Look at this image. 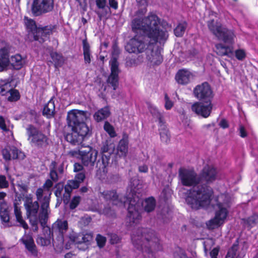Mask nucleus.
I'll list each match as a JSON object with an SVG mask.
<instances>
[{"mask_svg":"<svg viewBox=\"0 0 258 258\" xmlns=\"http://www.w3.org/2000/svg\"><path fill=\"white\" fill-rule=\"evenodd\" d=\"M179 180L184 186L194 187L189 190L185 199L186 203L192 209L206 208L211 205L216 210L215 217L209 221L210 227L214 229L222 224L228 215L231 197L228 194H221L211 199L214 192L212 188L206 184L199 185L200 177L191 169L180 168L178 171Z\"/></svg>","mask_w":258,"mask_h":258,"instance_id":"obj_1","label":"nucleus"},{"mask_svg":"<svg viewBox=\"0 0 258 258\" xmlns=\"http://www.w3.org/2000/svg\"><path fill=\"white\" fill-rule=\"evenodd\" d=\"M159 18L152 13L142 19H134L131 24L132 30L140 34L129 40L125 47V50L129 53L138 54L152 47V44L165 42L168 37V32L161 28Z\"/></svg>","mask_w":258,"mask_h":258,"instance_id":"obj_2","label":"nucleus"},{"mask_svg":"<svg viewBox=\"0 0 258 258\" xmlns=\"http://www.w3.org/2000/svg\"><path fill=\"white\" fill-rule=\"evenodd\" d=\"M51 194L45 193L42 188H39L36 191L37 201L41 203L40 210L39 213V223L43 228V232L45 237L52 240L53 245L56 246L55 233L52 232V227L50 228L46 225L48 219V215L50 212L49 209L50 196Z\"/></svg>","mask_w":258,"mask_h":258,"instance_id":"obj_3","label":"nucleus"},{"mask_svg":"<svg viewBox=\"0 0 258 258\" xmlns=\"http://www.w3.org/2000/svg\"><path fill=\"white\" fill-rule=\"evenodd\" d=\"M128 202L127 219L131 224H137L141 220L140 210L141 205L145 212L150 213L154 210L156 205V200L153 197L147 198L142 202L136 194H132V197H129Z\"/></svg>","mask_w":258,"mask_h":258,"instance_id":"obj_4","label":"nucleus"},{"mask_svg":"<svg viewBox=\"0 0 258 258\" xmlns=\"http://www.w3.org/2000/svg\"><path fill=\"white\" fill-rule=\"evenodd\" d=\"M134 246L139 250L144 248H159V239L154 231L148 228H139L132 236Z\"/></svg>","mask_w":258,"mask_h":258,"instance_id":"obj_5","label":"nucleus"},{"mask_svg":"<svg viewBox=\"0 0 258 258\" xmlns=\"http://www.w3.org/2000/svg\"><path fill=\"white\" fill-rule=\"evenodd\" d=\"M207 26L210 31L219 40L223 41L229 45H232L234 43L235 35L233 31L222 26L214 20L208 21Z\"/></svg>","mask_w":258,"mask_h":258,"instance_id":"obj_6","label":"nucleus"},{"mask_svg":"<svg viewBox=\"0 0 258 258\" xmlns=\"http://www.w3.org/2000/svg\"><path fill=\"white\" fill-rule=\"evenodd\" d=\"M26 133L30 145L37 148H43L48 144L47 137L33 125L27 126Z\"/></svg>","mask_w":258,"mask_h":258,"instance_id":"obj_7","label":"nucleus"},{"mask_svg":"<svg viewBox=\"0 0 258 258\" xmlns=\"http://www.w3.org/2000/svg\"><path fill=\"white\" fill-rule=\"evenodd\" d=\"M80 129H68L65 127L64 137L65 140L73 145H79L82 143L85 137L88 135L90 130L86 124H81Z\"/></svg>","mask_w":258,"mask_h":258,"instance_id":"obj_8","label":"nucleus"},{"mask_svg":"<svg viewBox=\"0 0 258 258\" xmlns=\"http://www.w3.org/2000/svg\"><path fill=\"white\" fill-rule=\"evenodd\" d=\"M87 111L77 109L72 110L68 112L67 121L68 129H80L81 124H86L87 118Z\"/></svg>","mask_w":258,"mask_h":258,"instance_id":"obj_9","label":"nucleus"},{"mask_svg":"<svg viewBox=\"0 0 258 258\" xmlns=\"http://www.w3.org/2000/svg\"><path fill=\"white\" fill-rule=\"evenodd\" d=\"M24 206L27 211V217L33 227V230L37 231L38 229V224L39 221V214H38L39 205L38 201L33 202L31 199H28Z\"/></svg>","mask_w":258,"mask_h":258,"instance_id":"obj_10","label":"nucleus"},{"mask_svg":"<svg viewBox=\"0 0 258 258\" xmlns=\"http://www.w3.org/2000/svg\"><path fill=\"white\" fill-rule=\"evenodd\" d=\"M195 97L203 102L212 101L213 92L210 85L205 82L195 87L193 90Z\"/></svg>","mask_w":258,"mask_h":258,"instance_id":"obj_11","label":"nucleus"},{"mask_svg":"<svg viewBox=\"0 0 258 258\" xmlns=\"http://www.w3.org/2000/svg\"><path fill=\"white\" fill-rule=\"evenodd\" d=\"M54 0H33L31 7L32 14L38 16L52 11Z\"/></svg>","mask_w":258,"mask_h":258,"instance_id":"obj_12","label":"nucleus"},{"mask_svg":"<svg viewBox=\"0 0 258 258\" xmlns=\"http://www.w3.org/2000/svg\"><path fill=\"white\" fill-rule=\"evenodd\" d=\"M79 155L81 158L83 165L91 169L96 161L98 152L90 146L86 147L85 150H79Z\"/></svg>","mask_w":258,"mask_h":258,"instance_id":"obj_13","label":"nucleus"},{"mask_svg":"<svg viewBox=\"0 0 258 258\" xmlns=\"http://www.w3.org/2000/svg\"><path fill=\"white\" fill-rule=\"evenodd\" d=\"M68 229L66 220H57L52 224V232L56 235V246H61L64 241L63 234Z\"/></svg>","mask_w":258,"mask_h":258,"instance_id":"obj_14","label":"nucleus"},{"mask_svg":"<svg viewBox=\"0 0 258 258\" xmlns=\"http://www.w3.org/2000/svg\"><path fill=\"white\" fill-rule=\"evenodd\" d=\"M111 73L107 80V83L113 87V90H116L118 86V74L120 72L119 69V63L116 58H113L109 61Z\"/></svg>","mask_w":258,"mask_h":258,"instance_id":"obj_15","label":"nucleus"},{"mask_svg":"<svg viewBox=\"0 0 258 258\" xmlns=\"http://www.w3.org/2000/svg\"><path fill=\"white\" fill-rule=\"evenodd\" d=\"M70 239L76 244H84L82 247H78L79 249L84 250L88 248V245L90 244V242L92 240L93 234L92 233H73L70 235Z\"/></svg>","mask_w":258,"mask_h":258,"instance_id":"obj_16","label":"nucleus"},{"mask_svg":"<svg viewBox=\"0 0 258 258\" xmlns=\"http://www.w3.org/2000/svg\"><path fill=\"white\" fill-rule=\"evenodd\" d=\"M204 102L206 104L202 102H196L192 105L191 109L197 115L207 118L211 113L213 105L212 101Z\"/></svg>","mask_w":258,"mask_h":258,"instance_id":"obj_17","label":"nucleus"},{"mask_svg":"<svg viewBox=\"0 0 258 258\" xmlns=\"http://www.w3.org/2000/svg\"><path fill=\"white\" fill-rule=\"evenodd\" d=\"M217 176V171L214 167L210 165L205 166L201 174L200 180L203 179L207 183H211L216 180Z\"/></svg>","mask_w":258,"mask_h":258,"instance_id":"obj_18","label":"nucleus"},{"mask_svg":"<svg viewBox=\"0 0 258 258\" xmlns=\"http://www.w3.org/2000/svg\"><path fill=\"white\" fill-rule=\"evenodd\" d=\"M49 177L54 182H57L62 177L64 172V164H58L55 161H52L49 165Z\"/></svg>","mask_w":258,"mask_h":258,"instance_id":"obj_19","label":"nucleus"},{"mask_svg":"<svg viewBox=\"0 0 258 258\" xmlns=\"http://www.w3.org/2000/svg\"><path fill=\"white\" fill-rule=\"evenodd\" d=\"M147 57L154 65H159L163 61V57L161 54V50L156 47L152 45L147 51Z\"/></svg>","mask_w":258,"mask_h":258,"instance_id":"obj_20","label":"nucleus"},{"mask_svg":"<svg viewBox=\"0 0 258 258\" xmlns=\"http://www.w3.org/2000/svg\"><path fill=\"white\" fill-rule=\"evenodd\" d=\"M54 27L52 25L38 28L36 34L34 35V40L39 41L40 43L44 42L48 37L52 34Z\"/></svg>","mask_w":258,"mask_h":258,"instance_id":"obj_21","label":"nucleus"},{"mask_svg":"<svg viewBox=\"0 0 258 258\" xmlns=\"http://www.w3.org/2000/svg\"><path fill=\"white\" fill-rule=\"evenodd\" d=\"M101 196L106 201H112V204L114 205L119 206L127 203L128 204V198L126 201H122L121 198L119 197L118 195L114 190H106L101 193Z\"/></svg>","mask_w":258,"mask_h":258,"instance_id":"obj_22","label":"nucleus"},{"mask_svg":"<svg viewBox=\"0 0 258 258\" xmlns=\"http://www.w3.org/2000/svg\"><path fill=\"white\" fill-rule=\"evenodd\" d=\"M192 78V73L186 69L179 70L175 75L176 82L180 85H186L189 83Z\"/></svg>","mask_w":258,"mask_h":258,"instance_id":"obj_23","label":"nucleus"},{"mask_svg":"<svg viewBox=\"0 0 258 258\" xmlns=\"http://www.w3.org/2000/svg\"><path fill=\"white\" fill-rule=\"evenodd\" d=\"M21 241L25 245L27 249L35 256H37V250L34 241L31 235L25 234L21 239Z\"/></svg>","mask_w":258,"mask_h":258,"instance_id":"obj_24","label":"nucleus"},{"mask_svg":"<svg viewBox=\"0 0 258 258\" xmlns=\"http://www.w3.org/2000/svg\"><path fill=\"white\" fill-rule=\"evenodd\" d=\"M95 3L97 7L99 9L103 10L102 13L96 12V14L100 20L102 17L111 14V11L110 8L107 5L106 0H96Z\"/></svg>","mask_w":258,"mask_h":258,"instance_id":"obj_25","label":"nucleus"},{"mask_svg":"<svg viewBox=\"0 0 258 258\" xmlns=\"http://www.w3.org/2000/svg\"><path fill=\"white\" fill-rule=\"evenodd\" d=\"M10 211V207L6 202L0 203V218L3 222H9Z\"/></svg>","mask_w":258,"mask_h":258,"instance_id":"obj_26","label":"nucleus"},{"mask_svg":"<svg viewBox=\"0 0 258 258\" xmlns=\"http://www.w3.org/2000/svg\"><path fill=\"white\" fill-rule=\"evenodd\" d=\"M110 111L108 106H105L96 112L94 115V119L97 122L101 121L106 119L110 115Z\"/></svg>","mask_w":258,"mask_h":258,"instance_id":"obj_27","label":"nucleus"},{"mask_svg":"<svg viewBox=\"0 0 258 258\" xmlns=\"http://www.w3.org/2000/svg\"><path fill=\"white\" fill-rule=\"evenodd\" d=\"M128 151V140L127 137H123L119 141L117 148V154L119 157H124Z\"/></svg>","mask_w":258,"mask_h":258,"instance_id":"obj_28","label":"nucleus"},{"mask_svg":"<svg viewBox=\"0 0 258 258\" xmlns=\"http://www.w3.org/2000/svg\"><path fill=\"white\" fill-rule=\"evenodd\" d=\"M215 52L220 56L229 55L232 53L233 47L230 46H225L222 43H218L215 45Z\"/></svg>","mask_w":258,"mask_h":258,"instance_id":"obj_29","label":"nucleus"},{"mask_svg":"<svg viewBox=\"0 0 258 258\" xmlns=\"http://www.w3.org/2000/svg\"><path fill=\"white\" fill-rule=\"evenodd\" d=\"M115 145L112 140H106L103 143L101 148V152L102 154L110 155L115 151Z\"/></svg>","mask_w":258,"mask_h":258,"instance_id":"obj_30","label":"nucleus"},{"mask_svg":"<svg viewBox=\"0 0 258 258\" xmlns=\"http://www.w3.org/2000/svg\"><path fill=\"white\" fill-rule=\"evenodd\" d=\"M83 50L84 62L86 64H89L92 57L91 53L90 46L87 39L83 40Z\"/></svg>","mask_w":258,"mask_h":258,"instance_id":"obj_31","label":"nucleus"},{"mask_svg":"<svg viewBox=\"0 0 258 258\" xmlns=\"http://www.w3.org/2000/svg\"><path fill=\"white\" fill-rule=\"evenodd\" d=\"M55 105L54 101L50 100L44 107L42 114L47 118H50L54 116Z\"/></svg>","mask_w":258,"mask_h":258,"instance_id":"obj_32","label":"nucleus"},{"mask_svg":"<svg viewBox=\"0 0 258 258\" xmlns=\"http://www.w3.org/2000/svg\"><path fill=\"white\" fill-rule=\"evenodd\" d=\"M14 214L16 217V221L19 223L20 226L22 227L25 229H28V226L23 219L20 208L17 206V204L16 203H14Z\"/></svg>","mask_w":258,"mask_h":258,"instance_id":"obj_33","label":"nucleus"},{"mask_svg":"<svg viewBox=\"0 0 258 258\" xmlns=\"http://www.w3.org/2000/svg\"><path fill=\"white\" fill-rule=\"evenodd\" d=\"M243 226L250 229L256 226L258 224V215H253L246 219H242Z\"/></svg>","mask_w":258,"mask_h":258,"instance_id":"obj_34","label":"nucleus"},{"mask_svg":"<svg viewBox=\"0 0 258 258\" xmlns=\"http://www.w3.org/2000/svg\"><path fill=\"white\" fill-rule=\"evenodd\" d=\"M10 63L15 69L19 70L23 66V60L20 54H16L11 56L10 59Z\"/></svg>","mask_w":258,"mask_h":258,"instance_id":"obj_35","label":"nucleus"},{"mask_svg":"<svg viewBox=\"0 0 258 258\" xmlns=\"http://www.w3.org/2000/svg\"><path fill=\"white\" fill-rule=\"evenodd\" d=\"M187 26V23L185 21L181 22L177 25L174 29V33L176 37H182L185 33Z\"/></svg>","mask_w":258,"mask_h":258,"instance_id":"obj_36","label":"nucleus"},{"mask_svg":"<svg viewBox=\"0 0 258 258\" xmlns=\"http://www.w3.org/2000/svg\"><path fill=\"white\" fill-rule=\"evenodd\" d=\"M50 55L55 67H61L63 64L64 58L61 54L55 52H52Z\"/></svg>","mask_w":258,"mask_h":258,"instance_id":"obj_37","label":"nucleus"},{"mask_svg":"<svg viewBox=\"0 0 258 258\" xmlns=\"http://www.w3.org/2000/svg\"><path fill=\"white\" fill-rule=\"evenodd\" d=\"M26 26L29 34L30 35L32 34L34 39V35L36 34V30L38 29V28L36 27L35 22L31 20H27L26 22Z\"/></svg>","mask_w":258,"mask_h":258,"instance_id":"obj_38","label":"nucleus"},{"mask_svg":"<svg viewBox=\"0 0 258 258\" xmlns=\"http://www.w3.org/2000/svg\"><path fill=\"white\" fill-rule=\"evenodd\" d=\"M11 152V159H23L24 154L15 147L10 149Z\"/></svg>","mask_w":258,"mask_h":258,"instance_id":"obj_39","label":"nucleus"},{"mask_svg":"<svg viewBox=\"0 0 258 258\" xmlns=\"http://www.w3.org/2000/svg\"><path fill=\"white\" fill-rule=\"evenodd\" d=\"M64 193L63 194L62 199L63 202L67 204L70 201L71 194L73 189L67 184L64 187Z\"/></svg>","mask_w":258,"mask_h":258,"instance_id":"obj_40","label":"nucleus"},{"mask_svg":"<svg viewBox=\"0 0 258 258\" xmlns=\"http://www.w3.org/2000/svg\"><path fill=\"white\" fill-rule=\"evenodd\" d=\"M161 140L163 142L167 143L170 140V135L168 130L164 128V127L160 130Z\"/></svg>","mask_w":258,"mask_h":258,"instance_id":"obj_41","label":"nucleus"},{"mask_svg":"<svg viewBox=\"0 0 258 258\" xmlns=\"http://www.w3.org/2000/svg\"><path fill=\"white\" fill-rule=\"evenodd\" d=\"M104 129L111 138L115 137L116 136L114 127L108 121L105 122Z\"/></svg>","mask_w":258,"mask_h":258,"instance_id":"obj_42","label":"nucleus"},{"mask_svg":"<svg viewBox=\"0 0 258 258\" xmlns=\"http://www.w3.org/2000/svg\"><path fill=\"white\" fill-rule=\"evenodd\" d=\"M96 241L97 246L100 248H102L105 245L106 242V238L105 236L98 234L96 235Z\"/></svg>","mask_w":258,"mask_h":258,"instance_id":"obj_43","label":"nucleus"},{"mask_svg":"<svg viewBox=\"0 0 258 258\" xmlns=\"http://www.w3.org/2000/svg\"><path fill=\"white\" fill-rule=\"evenodd\" d=\"M9 93L10 96L8 98V100L9 101H16L20 99V94L17 90L11 89Z\"/></svg>","mask_w":258,"mask_h":258,"instance_id":"obj_44","label":"nucleus"},{"mask_svg":"<svg viewBox=\"0 0 258 258\" xmlns=\"http://www.w3.org/2000/svg\"><path fill=\"white\" fill-rule=\"evenodd\" d=\"M0 58L2 60L5 59L7 60V64L9 65L10 62L9 51L7 48L4 47L0 49Z\"/></svg>","mask_w":258,"mask_h":258,"instance_id":"obj_45","label":"nucleus"},{"mask_svg":"<svg viewBox=\"0 0 258 258\" xmlns=\"http://www.w3.org/2000/svg\"><path fill=\"white\" fill-rule=\"evenodd\" d=\"M56 189L54 192V194L55 196L58 198L62 199L63 197V195H62V192L63 189H64V187L62 184L61 183H58L55 185V186Z\"/></svg>","mask_w":258,"mask_h":258,"instance_id":"obj_46","label":"nucleus"},{"mask_svg":"<svg viewBox=\"0 0 258 258\" xmlns=\"http://www.w3.org/2000/svg\"><path fill=\"white\" fill-rule=\"evenodd\" d=\"M51 240L50 239L47 238V237H38L37 239V242L38 244H40L42 246H46L48 245L51 243Z\"/></svg>","mask_w":258,"mask_h":258,"instance_id":"obj_47","label":"nucleus"},{"mask_svg":"<svg viewBox=\"0 0 258 258\" xmlns=\"http://www.w3.org/2000/svg\"><path fill=\"white\" fill-rule=\"evenodd\" d=\"M239 248L238 240H237L232 245V247L228 250V252L235 256L237 254L238 249Z\"/></svg>","mask_w":258,"mask_h":258,"instance_id":"obj_48","label":"nucleus"},{"mask_svg":"<svg viewBox=\"0 0 258 258\" xmlns=\"http://www.w3.org/2000/svg\"><path fill=\"white\" fill-rule=\"evenodd\" d=\"M110 156L109 155L102 154L101 158L102 168L105 169L108 166L109 163ZM103 171H105V170L103 169Z\"/></svg>","mask_w":258,"mask_h":258,"instance_id":"obj_49","label":"nucleus"},{"mask_svg":"<svg viewBox=\"0 0 258 258\" xmlns=\"http://www.w3.org/2000/svg\"><path fill=\"white\" fill-rule=\"evenodd\" d=\"M112 57L111 59H112L113 58H116V61H117V56L119 55L120 53V50L117 45L116 43H114L113 44L112 47Z\"/></svg>","mask_w":258,"mask_h":258,"instance_id":"obj_50","label":"nucleus"},{"mask_svg":"<svg viewBox=\"0 0 258 258\" xmlns=\"http://www.w3.org/2000/svg\"><path fill=\"white\" fill-rule=\"evenodd\" d=\"M108 236L109 237L110 243L111 244L118 243L120 241V239L116 234L110 233L108 234Z\"/></svg>","mask_w":258,"mask_h":258,"instance_id":"obj_51","label":"nucleus"},{"mask_svg":"<svg viewBox=\"0 0 258 258\" xmlns=\"http://www.w3.org/2000/svg\"><path fill=\"white\" fill-rule=\"evenodd\" d=\"M10 87V85L9 84H5L0 86V94L2 95H5L7 93H9L12 89Z\"/></svg>","mask_w":258,"mask_h":258,"instance_id":"obj_52","label":"nucleus"},{"mask_svg":"<svg viewBox=\"0 0 258 258\" xmlns=\"http://www.w3.org/2000/svg\"><path fill=\"white\" fill-rule=\"evenodd\" d=\"M9 182L5 175H0V188H6L9 187Z\"/></svg>","mask_w":258,"mask_h":258,"instance_id":"obj_53","label":"nucleus"},{"mask_svg":"<svg viewBox=\"0 0 258 258\" xmlns=\"http://www.w3.org/2000/svg\"><path fill=\"white\" fill-rule=\"evenodd\" d=\"M80 201V198L79 197H74L71 201L70 207L71 209H75L79 205Z\"/></svg>","mask_w":258,"mask_h":258,"instance_id":"obj_54","label":"nucleus"},{"mask_svg":"<svg viewBox=\"0 0 258 258\" xmlns=\"http://www.w3.org/2000/svg\"><path fill=\"white\" fill-rule=\"evenodd\" d=\"M235 56L238 60H241L245 57V53L244 50L238 49L235 51Z\"/></svg>","mask_w":258,"mask_h":258,"instance_id":"obj_55","label":"nucleus"},{"mask_svg":"<svg viewBox=\"0 0 258 258\" xmlns=\"http://www.w3.org/2000/svg\"><path fill=\"white\" fill-rule=\"evenodd\" d=\"M67 184L74 189L78 188L80 183L76 180H70L67 182Z\"/></svg>","mask_w":258,"mask_h":258,"instance_id":"obj_56","label":"nucleus"},{"mask_svg":"<svg viewBox=\"0 0 258 258\" xmlns=\"http://www.w3.org/2000/svg\"><path fill=\"white\" fill-rule=\"evenodd\" d=\"M2 152L4 159L7 161L11 160V152L10 150L4 149L2 150Z\"/></svg>","mask_w":258,"mask_h":258,"instance_id":"obj_57","label":"nucleus"},{"mask_svg":"<svg viewBox=\"0 0 258 258\" xmlns=\"http://www.w3.org/2000/svg\"><path fill=\"white\" fill-rule=\"evenodd\" d=\"M103 213L107 216L113 217L115 216V213L113 210L110 208H104L102 211Z\"/></svg>","mask_w":258,"mask_h":258,"instance_id":"obj_58","label":"nucleus"},{"mask_svg":"<svg viewBox=\"0 0 258 258\" xmlns=\"http://www.w3.org/2000/svg\"><path fill=\"white\" fill-rule=\"evenodd\" d=\"M165 108L167 110L170 109L173 106V103L169 99V98L168 97L167 94H166L165 95Z\"/></svg>","mask_w":258,"mask_h":258,"instance_id":"obj_59","label":"nucleus"},{"mask_svg":"<svg viewBox=\"0 0 258 258\" xmlns=\"http://www.w3.org/2000/svg\"><path fill=\"white\" fill-rule=\"evenodd\" d=\"M53 182L54 181L51 178L50 179H47L43 185V188L48 191L49 189L53 186Z\"/></svg>","mask_w":258,"mask_h":258,"instance_id":"obj_60","label":"nucleus"},{"mask_svg":"<svg viewBox=\"0 0 258 258\" xmlns=\"http://www.w3.org/2000/svg\"><path fill=\"white\" fill-rule=\"evenodd\" d=\"M151 113L153 114V116L157 118L159 121L160 123L162 122V115L160 113L158 112V111L156 109V108H153L152 110H151Z\"/></svg>","mask_w":258,"mask_h":258,"instance_id":"obj_61","label":"nucleus"},{"mask_svg":"<svg viewBox=\"0 0 258 258\" xmlns=\"http://www.w3.org/2000/svg\"><path fill=\"white\" fill-rule=\"evenodd\" d=\"M76 180L79 183L83 182L85 178V174L84 172H79L75 175Z\"/></svg>","mask_w":258,"mask_h":258,"instance_id":"obj_62","label":"nucleus"},{"mask_svg":"<svg viewBox=\"0 0 258 258\" xmlns=\"http://www.w3.org/2000/svg\"><path fill=\"white\" fill-rule=\"evenodd\" d=\"M0 128L4 131L7 132L9 130L7 128L6 123L5 120L3 116H0Z\"/></svg>","mask_w":258,"mask_h":258,"instance_id":"obj_63","label":"nucleus"},{"mask_svg":"<svg viewBox=\"0 0 258 258\" xmlns=\"http://www.w3.org/2000/svg\"><path fill=\"white\" fill-rule=\"evenodd\" d=\"M76 2H77L80 8L83 10V11H86L87 10V1L86 0H75Z\"/></svg>","mask_w":258,"mask_h":258,"instance_id":"obj_64","label":"nucleus"}]
</instances>
